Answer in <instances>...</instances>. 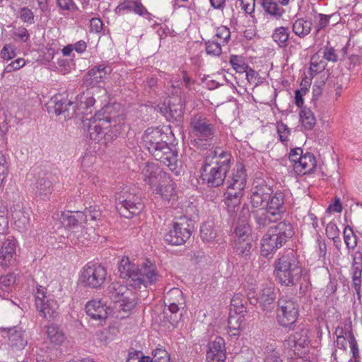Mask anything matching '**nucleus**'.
Here are the masks:
<instances>
[{
  "mask_svg": "<svg viewBox=\"0 0 362 362\" xmlns=\"http://www.w3.org/2000/svg\"><path fill=\"white\" fill-rule=\"evenodd\" d=\"M166 137L167 135L160 129L148 128L143 136V141L153 158L177 175L181 173L182 163L177 158V152L165 141Z\"/></svg>",
  "mask_w": 362,
  "mask_h": 362,
  "instance_id": "nucleus-1",
  "label": "nucleus"
},
{
  "mask_svg": "<svg viewBox=\"0 0 362 362\" xmlns=\"http://www.w3.org/2000/svg\"><path fill=\"white\" fill-rule=\"evenodd\" d=\"M120 276L127 280L129 286L133 288H147L156 284L160 275L155 264L146 260L141 265L132 263L128 257H123L118 266Z\"/></svg>",
  "mask_w": 362,
  "mask_h": 362,
  "instance_id": "nucleus-2",
  "label": "nucleus"
},
{
  "mask_svg": "<svg viewBox=\"0 0 362 362\" xmlns=\"http://www.w3.org/2000/svg\"><path fill=\"white\" fill-rule=\"evenodd\" d=\"M231 155L221 148L208 152L201 168V177L209 187L221 186L230 168Z\"/></svg>",
  "mask_w": 362,
  "mask_h": 362,
  "instance_id": "nucleus-3",
  "label": "nucleus"
},
{
  "mask_svg": "<svg viewBox=\"0 0 362 362\" xmlns=\"http://www.w3.org/2000/svg\"><path fill=\"white\" fill-rule=\"evenodd\" d=\"M303 268L293 250H287L275 262L274 274L281 285H296L300 280Z\"/></svg>",
  "mask_w": 362,
  "mask_h": 362,
  "instance_id": "nucleus-4",
  "label": "nucleus"
},
{
  "mask_svg": "<svg viewBox=\"0 0 362 362\" xmlns=\"http://www.w3.org/2000/svg\"><path fill=\"white\" fill-rule=\"evenodd\" d=\"M90 122L88 126V134L90 139L98 144H107L120 133V127L117 125V121L111 116H105Z\"/></svg>",
  "mask_w": 362,
  "mask_h": 362,
  "instance_id": "nucleus-5",
  "label": "nucleus"
},
{
  "mask_svg": "<svg viewBox=\"0 0 362 362\" xmlns=\"http://www.w3.org/2000/svg\"><path fill=\"white\" fill-rule=\"evenodd\" d=\"M299 316V305L296 298L281 296L277 302L276 319L278 324L284 327L293 325Z\"/></svg>",
  "mask_w": 362,
  "mask_h": 362,
  "instance_id": "nucleus-6",
  "label": "nucleus"
},
{
  "mask_svg": "<svg viewBox=\"0 0 362 362\" xmlns=\"http://www.w3.org/2000/svg\"><path fill=\"white\" fill-rule=\"evenodd\" d=\"M192 230V221L186 217H181L178 221L173 222L165 233L164 240L170 245H181L190 238Z\"/></svg>",
  "mask_w": 362,
  "mask_h": 362,
  "instance_id": "nucleus-7",
  "label": "nucleus"
},
{
  "mask_svg": "<svg viewBox=\"0 0 362 362\" xmlns=\"http://www.w3.org/2000/svg\"><path fill=\"white\" fill-rule=\"evenodd\" d=\"M35 304L39 315L47 319H54L59 308L57 302L47 294V288L37 286L34 291Z\"/></svg>",
  "mask_w": 362,
  "mask_h": 362,
  "instance_id": "nucleus-8",
  "label": "nucleus"
},
{
  "mask_svg": "<svg viewBox=\"0 0 362 362\" xmlns=\"http://www.w3.org/2000/svg\"><path fill=\"white\" fill-rule=\"evenodd\" d=\"M60 221L65 228L69 230H75L81 228L83 224L88 221V215L82 211H68L61 214ZM69 238L74 244H86V238L83 236L80 237L75 230H73L69 235Z\"/></svg>",
  "mask_w": 362,
  "mask_h": 362,
  "instance_id": "nucleus-9",
  "label": "nucleus"
},
{
  "mask_svg": "<svg viewBox=\"0 0 362 362\" xmlns=\"http://www.w3.org/2000/svg\"><path fill=\"white\" fill-rule=\"evenodd\" d=\"M190 134L199 141H211L215 135V126L202 114H196L190 119Z\"/></svg>",
  "mask_w": 362,
  "mask_h": 362,
  "instance_id": "nucleus-10",
  "label": "nucleus"
},
{
  "mask_svg": "<svg viewBox=\"0 0 362 362\" xmlns=\"http://www.w3.org/2000/svg\"><path fill=\"white\" fill-rule=\"evenodd\" d=\"M106 277L107 271L103 266L88 262L81 271L80 281L86 287L98 288L104 284Z\"/></svg>",
  "mask_w": 362,
  "mask_h": 362,
  "instance_id": "nucleus-11",
  "label": "nucleus"
},
{
  "mask_svg": "<svg viewBox=\"0 0 362 362\" xmlns=\"http://www.w3.org/2000/svg\"><path fill=\"white\" fill-rule=\"evenodd\" d=\"M116 208L122 216L129 218L139 214L144 205L139 197L125 191L116 196Z\"/></svg>",
  "mask_w": 362,
  "mask_h": 362,
  "instance_id": "nucleus-12",
  "label": "nucleus"
},
{
  "mask_svg": "<svg viewBox=\"0 0 362 362\" xmlns=\"http://www.w3.org/2000/svg\"><path fill=\"white\" fill-rule=\"evenodd\" d=\"M247 174L245 167L239 163L235 165L232 171L231 176L228 178L227 184V190L229 194H243L246 186Z\"/></svg>",
  "mask_w": 362,
  "mask_h": 362,
  "instance_id": "nucleus-13",
  "label": "nucleus"
},
{
  "mask_svg": "<svg viewBox=\"0 0 362 362\" xmlns=\"http://www.w3.org/2000/svg\"><path fill=\"white\" fill-rule=\"evenodd\" d=\"M141 175L144 181L153 189L163 179L167 178L168 173L163 171L157 164L147 163L141 170Z\"/></svg>",
  "mask_w": 362,
  "mask_h": 362,
  "instance_id": "nucleus-14",
  "label": "nucleus"
},
{
  "mask_svg": "<svg viewBox=\"0 0 362 362\" xmlns=\"http://www.w3.org/2000/svg\"><path fill=\"white\" fill-rule=\"evenodd\" d=\"M200 236L202 240L209 244L212 247L221 246L224 247L226 244L225 237L221 231H217L213 224L204 223L200 228Z\"/></svg>",
  "mask_w": 362,
  "mask_h": 362,
  "instance_id": "nucleus-15",
  "label": "nucleus"
},
{
  "mask_svg": "<svg viewBox=\"0 0 362 362\" xmlns=\"http://www.w3.org/2000/svg\"><path fill=\"white\" fill-rule=\"evenodd\" d=\"M114 11L118 16L129 13H134L140 16H151V13L139 0H123L116 6Z\"/></svg>",
  "mask_w": 362,
  "mask_h": 362,
  "instance_id": "nucleus-16",
  "label": "nucleus"
},
{
  "mask_svg": "<svg viewBox=\"0 0 362 362\" xmlns=\"http://www.w3.org/2000/svg\"><path fill=\"white\" fill-rule=\"evenodd\" d=\"M206 357L207 362H225L226 346L225 341L222 337H216L214 340L208 344Z\"/></svg>",
  "mask_w": 362,
  "mask_h": 362,
  "instance_id": "nucleus-17",
  "label": "nucleus"
},
{
  "mask_svg": "<svg viewBox=\"0 0 362 362\" xmlns=\"http://www.w3.org/2000/svg\"><path fill=\"white\" fill-rule=\"evenodd\" d=\"M85 310L90 319L98 320L100 322L104 321L108 316V308L102 300L93 299L88 301Z\"/></svg>",
  "mask_w": 362,
  "mask_h": 362,
  "instance_id": "nucleus-18",
  "label": "nucleus"
},
{
  "mask_svg": "<svg viewBox=\"0 0 362 362\" xmlns=\"http://www.w3.org/2000/svg\"><path fill=\"white\" fill-rule=\"evenodd\" d=\"M16 241L13 238H8L3 242L0 249V264L3 267L13 265L16 261Z\"/></svg>",
  "mask_w": 362,
  "mask_h": 362,
  "instance_id": "nucleus-19",
  "label": "nucleus"
},
{
  "mask_svg": "<svg viewBox=\"0 0 362 362\" xmlns=\"http://www.w3.org/2000/svg\"><path fill=\"white\" fill-rule=\"evenodd\" d=\"M127 287L119 282H112L108 288V294L110 298L115 303H122L120 307L124 310H130L134 307V303L130 302L126 303V297L124 294L127 291Z\"/></svg>",
  "mask_w": 362,
  "mask_h": 362,
  "instance_id": "nucleus-20",
  "label": "nucleus"
},
{
  "mask_svg": "<svg viewBox=\"0 0 362 362\" xmlns=\"http://www.w3.org/2000/svg\"><path fill=\"white\" fill-rule=\"evenodd\" d=\"M272 190L265 185L254 186L252 188L250 203L253 208L265 209L266 204Z\"/></svg>",
  "mask_w": 362,
  "mask_h": 362,
  "instance_id": "nucleus-21",
  "label": "nucleus"
},
{
  "mask_svg": "<svg viewBox=\"0 0 362 362\" xmlns=\"http://www.w3.org/2000/svg\"><path fill=\"white\" fill-rule=\"evenodd\" d=\"M284 200V194L282 192H276L272 196L270 194V198L267 200L264 209L279 219L286 211Z\"/></svg>",
  "mask_w": 362,
  "mask_h": 362,
  "instance_id": "nucleus-22",
  "label": "nucleus"
},
{
  "mask_svg": "<svg viewBox=\"0 0 362 362\" xmlns=\"http://www.w3.org/2000/svg\"><path fill=\"white\" fill-rule=\"evenodd\" d=\"M7 337L8 345L16 351L23 349L28 344L25 331L21 327H13L9 328L7 331Z\"/></svg>",
  "mask_w": 362,
  "mask_h": 362,
  "instance_id": "nucleus-23",
  "label": "nucleus"
},
{
  "mask_svg": "<svg viewBox=\"0 0 362 362\" xmlns=\"http://www.w3.org/2000/svg\"><path fill=\"white\" fill-rule=\"evenodd\" d=\"M275 299V288L272 285H269L261 289L257 300L264 312L270 313L274 309Z\"/></svg>",
  "mask_w": 362,
  "mask_h": 362,
  "instance_id": "nucleus-24",
  "label": "nucleus"
},
{
  "mask_svg": "<svg viewBox=\"0 0 362 362\" xmlns=\"http://www.w3.org/2000/svg\"><path fill=\"white\" fill-rule=\"evenodd\" d=\"M73 103L71 100H68L67 96L63 94H57L51 98L48 103L49 112H52L53 110L54 113L56 115H59L69 110V107H71Z\"/></svg>",
  "mask_w": 362,
  "mask_h": 362,
  "instance_id": "nucleus-25",
  "label": "nucleus"
},
{
  "mask_svg": "<svg viewBox=\"0 0 362 362\" xmlns=\"http://www.w3.org/2000/svg\"><path fill=\"white\" fill-rule=\"evenodd\" d=\"M269 230L285 244L294 234L293 227L288 221H282Z\"/></svg>",
  "mask_w": 362,
  "mask_h": 362,
  "instance_id": "nucleus-26",
  "label": "nucleus"
},
{
  "mask_svg": "<svg viewBox=\"0 0 362 362\" xmlns=\"http://www.w3.org/2000/svg\"><path fill=\"white\" fill-rule=\"evenodd\" d=\"M294 171L298 175H306L312 173L317 167V162L315 156L307 152L301 158L300 161L293 165Z\"/></svg>",
  "mask_w": 362,
  "mask_h": 362,
  "instance_id": "nucleus-27",
  "label": "nucleus"
},
{
  "mask_svg": "<svg viewBox=\"0 0 362 362\" xmlns=\"http://www.w3.org/2000/svg\"><path fill=\"white\" fill-rule=\"evenodd\" d=\"M175 185L169 174L166 179H163L154 188L153 192L160 195L164 200L170 201L175 194Z\"/></svg>",
  "mask_w": 362,
  "mask_h": 362,
  "instance_id": "nucleus-28",
  "label": "nucleus"
},
{
  "mask_svg": "<svg viewBox=\"0 0 362 362\" xmlns=\"http://www.w3.org/2000/svg\"><path fill=\"white\" fill-rule=\"evenodd\" d=\"M284 245L283 242L269 230H267L261 240L262 251L264 253V255L275 252Z\"/></svg>",
  "mask_w": 362,
  "mask_h": 362,
  "instance_id": "nucleus-29",
  "label": "nucleus"
},
{
  "mask_svg": "<svg viewBox=\"0 0 362 362\" xmlns=\"http://www.w3.org/2000/svg\"><path fill=\"white\" fill-rule=\"evenodd\" d=\"M52 178L51 175H45L43 177H40L35 183V193L42 199H49V196L52 193Z\"/></svg>",
  "mask_w": 362,
  "mask_h": 362,
  "instance_id": "nucleus-30",
  "label": "nucleus"
},
{
  "mask_svg": "<svg viewBox=\"0 0 362 362\" xmlns=\"http://www.w3.org/2000/svg\"><path fill=\"white\" fill-rule=\"evenodd\" d=\"M308 333V330L303 325L299 326L293 334L289 337V344H293L292 346L296 348L308 346L309 344Z\"/></svg>",
  "mask_w": 362,
  "mask_h": 362,
  "instance_id": "nucleus-31",
  "label": "nucleus"
},
{
  "mask_svg": "<svg viewBox=\"0 0 362 362\" xmlns=\"http://www.w3.org/2000/svg\"><path fill=\"white\" fill-rule=\"evenodd\" d=\"M16 281V277L13 274H8L0 276V297L9 300L11 297L13 285Z\"/></svg>",
  "mask_w": 362,
  "mask_h": 362,
  "instance_id": "nucleus-32",
  "label": "nucleus"
},
{
  "mask_svg": "<svg viewBox=\"0 0 362 362\" xmlns=\"http://www.w3.org/2000/svg\"><path fill=\"white\" fill-rule=\"evenodd\" d=\"M262 6L264 12L276 19L281 18L285 10L276 0H262Z\"/></svg>",
  "mask_w": 362,
  "mask_h": 362,
  "instance_id": "nucleus-33",
  "label": "nucleus"
},
{
  "mask_svg": "<svg viewBox=\"0 0 362 362\" xmlns=\"http://www.w3.org/2000/svg\"><path fill=\"white\" fill-rule=\"evenodd\" d=\"M252 242V239L234 240L233 243V252L240 257L247 259L251 253Z\"/></svg>",
  "mask_w": 362,
  "mask_h": 362,
  "instance_id": "nucleus-34",
  "label": "nucleus"
},
{
  "mask_svg": "<svg viewBox=\"0 0 362 362\" xmlns=\"http://www.w3.org/2000/svg\"><path fill=\"white\" fill-rule=\"evenodd\" d=\"M312 25L310 21L298 18L293 23L292 30L300 38H304L310 33Z\"/></svg>",
  "mask_w": 362,
  "mask_h": 362,
  "instance_id": "nucleus-35",
  "label": "nucleus"
},
{
  "mask_svg": "<svg viewBox=\"0 0 362 362\" xmlns=\"http://www.w3.org/2000/svg\"><path fill=\"white\" fill-rule=\"evenodd\" d=\"M243 194L237 193L235 195L233 193L230 194L229 192H226L225 193V204L226 205L227 210L230 216H233L234 214L238 213L240 204V199L243 197Z\"/></svg>",
  "mask_w": 362,
  "mask_h": 362,
  "instance_id": "nucleus-36",
  "label": "nucleus"
},
{
  "mask_svg": "<svg viewBox=\"0 0 362 362\" xmlns=\"http://www.w3.org/2000/svg\"><path fill=\"white\" fill-rule=\"evenodd\" d=\"M47 334L51 343L56 345L62 344L66 339L63 331L57 325L53 324L47 326Z\"/></svg>",
  "mask_w": 362,
  "mask_h": 362,
  "instance_id": "nucleus-37",
  "label": "nucleus"
},
{
  "mask_svg": "<svg viewBox=\"0 0 362 362\" xmlns=\"http://www.w3.org/2000/svg\"><path fill=\"white\" fill-rule=\"evenodd\" d=\"M289 35L288 28L281 26L274 29L272 39L280 47H286L288 45Z\"/></svg>",
  "mask_w": 362,
  "mask_h": 362,
  "instance_id": "nucleus-38",
  "label": "nucleus"
},
{
  "mask_svg": "<svg viewBox=\"0 0 362 362\" xmlns=\"http://www.w3.org/2000/svg\"><path fill=\"white\" fill-rule=\"evenodd\" d=\"M228 324L231 330H242L246 325V319L243 313H230Z\"/></svg>",
  "mask_w": 362,
  "mask_h": 362,
  "instance_id": "nucleus-39",
  "label": "nucleus"
},
{
  "mask_svg": "<svg viewBox=\"0 0 362 362\" xmlns=\"http://www.w3.org/2000/svg\"><path fill=\"white\" fill-rule=\"evenodd\" d=\"M300 117L302 125L307 130L313 129L316 124V119L313 112L308 108L303 107L300 112Z\"/></svg>",
  "mask_w": 362,
  "mask_h": 362,
  "instance_id": "nucleus-40",
  "label": "nucleus"
},
{
  "mask_svg": "<svg viewBox=\"0 0 362 362\" xmlns=\"http://www.w3.org/2000/svg\"><path fill=\"white\" fill-rule=\"evenodd\" d=\"M247 300L244 298L243 296L237 293L233 296L231 299L230 313H246Z\"/></svg>",
  "mask_w": 362,
  "mask_h": 362,
  "instance_id": "nucleus-41",
  "label": "nucleus"
},
{
  "mask_svg": "<svg viewBox=\"0 0 362 362\" xmlns=\"http://www.w3.org/2000/svg\"><path fill=\"white\" fill-rule=\"evenodd\" d=\"M256 223L259 228H264L270 223L279 220L274 216H272L267 211H256L255 214Z\"/></svg>",
  "mask_w": 362,
  "mask_h": 362,
  "instance_id": "nucleus-42",
  "label": "nucleus"
},
{
  "mask_svg": "<svg viewBox=\"0 0 362 362\" xmlns=\"http://www.w3.org/2000/svg\"><path fill=\"white\" fill-rule=\"evenodd\" d=\"M264 362H283L281 354V350L278 349L274 345L270 344L265 348L264 352Z\"/></svg>",
  "mask_w": 362,
  "mask_h": 362,
  "instance_id": "nucleus-43",
  "label": "nucleus"
},
{
  "mask_svg": "<svg viewBox=\"0 0 362 362\" xmlns=\"http://www.w3.org/2000/svg\"><path fill=\"white\" fill-rule=\"evenodd\" d=\"M234 234V240L252 239L251 228L247 223L239 222L235 228Z\"/></svg>",
  "mask_w": 362,
  "mask_h": 362,
  "instance_id": "nucleus-44",
  "label": "nucleus"
},
{
  "mask_svg": "<svg viewBox=\"0 0 362 362\" xmlns=\"http://www.w3.org/2000/svg\"><path fill=\"white\" fill-rule=\"evenodd\" d=\"M164 299L168 303H184L183 293L179 288H172L165 291Z\"/></svg>",
  "mask_w": 362,
  "mask_h": 362,
  "instance_id": "nucleus-45",
  "label": "nucleus"
},
{
  "mask_svg": "<svg viewBox=\"0 0 362 362\" xmlns=\"http://www.w3.org/2000/svg\"><path fill=\"white\" fill-rule=\"evenodd\" d=\"M206 52L208 54L218 57L222 53L221 47L223 45L217 40L211 39L205 42Z\"/></svg>",
  "mask_w": 362,
  "mask_h": 362,
  "instance_id": "nucleus-46",
  "label": "nucleus"
},
{
  "mask_svg": "<svg viewBox=\"0 0 362 362\" xmlns=\"http://www.w3.org/2000/svg\"><path fill=\"white\" fill-rule=\"evenodd\" d=\"M334 334L337 336V346L340 349L345 350L348 341V332L343 327H337L335 329Z\"/></svg>",
  "mask_w": 362,
  "mask_h": 362,
  "instance_id": "nucleus-47",
  "label": "nucleus"
},
{
  "mask_svg": "<svg viewBox=\"0 0 362 362\" xmlns=\"http://www.w3.org/2000/svg\"><path fill=\"white\" fill-rule=\"evenodd\" d=\"M85 81L88 85L96 86L102 82V76L100 75L96 66L92 68L85 76Z\"/></svg>",
  "mask_w": 362,
  "mask_h": 362,
  "instance_id": "nucleus-48",
  "label": "nucleus"
},
{
  "mask_svg": "<svg viewBox=\"0 0 362 362\" xmlns=\"http://www.w3.org/2000/svg\"><path fill=\"white\" fill-rule=\"evenodd\" d=\"M214 39L217 40L223 45L227 44L230 39V31L226 26H220L216 29Z\"/></svg>",
  "mask_w": 362,
  "mask_h": 362,
  "instance_id": "nucleus-49",
  "label": "nucleus"
},
{
  "mask_svg": "<svg viewBox=\"0 0 362 362\" xmlns=\"http://www.w3.org/2000/svg\"><path fill=\"white\" fill-rule=\"evenodd\" d=\"M230 64L238 73H244L248 69V66L244 62L242 57L237 55H231Z\"/></svg>",
  "mask_w": 362,
  "mask_h": 362,
  "instance_id": "nucleus-50",
  "label": "nucleus"
},
{
  "mask_svg": "<svg viewBox=\"0 0 362 362\" xmlns=\"http://www.w3.org/2000/svg\"><path fill=\"white\" fill-rule=\"evenodd\" d=\"M16 55V46L11 43L6 44L1 50L0 57L5 61H9Z\"/></svg>",
  "mask_w": 362,
  "mask_h": 362,
  "instance_id": "nucleus-51",
  "label": "nucleus"
},
{
  "mask_svg": "<svg viewBox=\"0 0 362 362\" xmlns=\"http://www.w3.org/2000/svg\"><path fill=\"white\" fill-rule=\"evenodd\" d=\"M168 110L169 115L173 119L179 121L182 118L184 112L182 104H169Z\"/></svg>",
  "mask_w": 362,
  "mask_h": 362,
  "instance_id": "nucleus-52",
  "label": "nucleus"
},
{
  "mask_svg": "<svg viewBox=\"0 0 362 362\" xmlns=\"http://www.w3.org/2000/svg\"><path fill=\"white\" fill-rule=\"evenodd\" d=\"M276 131L281 142L284 143L288 141L291 130L286 124L282 122H278L276 123Z\"/></svg>",
  "mask_w": 362,
  "mask_h": 362,
  "instance_id": "nucleus-53",
  "label": "nucleus"
},
{
  "mask_svg": "<svg viewBox=\"0 0 362 362\" xmlns=\"http://www.w3.org/2000/svg\"><path fill=\"white\" fill-rule=\"evenodd\" d=\"M153 362H169L170 356L168 353L162 348H157L152 351Z\"/></svg>",
  "mask_w": 362,
  "mask_h": 362,
  "instance_id": "nucleus-54",
  "label": "nucleus"
},
{
  "mask_svg": "<svg viewBox=\"0 0 362 362\" xmlns=\"http://www.w3.org/2000/svg\"><path fill=\"white\" fill-rule=\"evenodd\" d=\"M127 362H153L150 356H143L141 351H134L129 353Z\"/></svg>",
  "mask_w": 362,
  "mask_h": 362,
  "instance_id": "nucleus-55",
  "label": "nucleus"
},
{
  "mask_svg": "<svg viewBox=\"0 0 362 362\" xmlns=\"http://www.w3.org/2000/svg\"><path fill=\"white\" fill-rule=\"evenodd\" d=\"M298 283L300 284V293H305L310 286V275L306 269H303L302 275Z\"/></svg>",
  "mask_w": 362,
  "mask_h": 362,
  "instance_id": "nucleus-56",
  "label": "nucleus"
},
{
  "mask_svg": "<svg viewBox=\"0 0 362 362\" xmlns=\"http://www.w3.org/2000/svg\"><path fill=\"white\" fill-rule=\"evenodd\" d=\"M361 275L362 272H351L352 278V287L357 293L358 299H361Z\"/></svg>",
  "mask_w": 362,
  "mask_h": 362,
  "instance_id": "nucleus-57",
  "label": "nucleus"
},
{
  "mask_svg": "<svg viewBox=\"0 0 362 362\" xmlns=\"http://www.w3.org/2000/svg\"><path fill=\"white\" fill-rule=\"evenodd\" d=\"M344 242L348 248H354L356 246V237L351 228H346L344 231Z\"/></svg>",
  "mask_w": 362,
  "mask_h": 362,
  "instance_id": "nucleus-58",
  "label": "nucleus"
},
{
  "mask_svg": "<svg viewBox=\"0 0 362 362\" xmlns=\"http://www.w3.org/2000/svg\"><path fill=\"white\" fill-rule=\"evenodd\" d=\"M8 226V221L6 217V210L4 206L0 205V238H4Z\"/></svg>",
  "mask_w": 362,
  "mask_h": 362,
  "instance_id": "nucleus-59",
  "label": "nucleus"
},
{
  "mask_svg": "<svg viewBox=\"0 0 362 362\" xmlns=\"http://www.w3.org/2000/svg\"><path fill=\"white\" fill-rule=\"evenodd\" d=\"M348 341L350 349L353 355V358L356 360L359 357V350L358 344L352 332H348Z\"/></svg>",
  "mask_w": 362,
  "mask_h": 362,
  "instance_id": "nucleus-60",
  "label": "nucleus"
},
{
  "mask_svg": "<svg viewBox=\"0 0 362 362\" xmlns=\"http://www.w3.org/2000/svg\"><path fill=\"white\" fill-rule=\"evenodd\" d=\"M351 272H362V252L356 251L353 255Z\"/></svg>",
  "mask_w": 362,
  "mask_h": 362,
  "instance_id": "nucleus-61",
  "label": "nucleus"
},
{
  "mask_svg": "<svg viewBox=\"0 0 362 362\" xmlns=\"http://www.w3.org/2000/svg\"><path fill=\"white\" fill-rule=\"evenodd\" d=\"M13 35L23 42H26L30 38L28 30L23 26L15 28L13 30Z\"/></svg>",
  "mask_w": 362,
  "mask_h": 362,
  "instance_id": "nucleus-62",
  "label": "nucleus"
},
{
  "mask_svg": "<svg viewBox=\"0 0 362 362\" xmlns=\"http://www.w3.org/2000/svg\"><path fill=\"white\" fill-rule=\"evenodd\" d=\"M20 18L23 22L28 24H33L35 22L33 11L27 7H23L21 9Z\"/></svg>",
  "mask_w": 362,
  "mask_h": 362,
  "instance_id": "nucleus-63",
  "label": "nucleus"
},
{
  "mask_svg": "<svg viewBox=\"0 0 362 362\" xmlns=\"http://www.w3.org/2000/svg\"><path fill=\"white\" fill-rule=\"evenodd\" d=\"M83 212L88 215V218L93 221L98 220L101 217L100 208L96 205L89 206Z\"/></svg>",
  "mask_w": 362,
  "mask_h": 362,
  "instance_id": "nucleus-64",
  "label": "nucleus"
}]
</instances>
